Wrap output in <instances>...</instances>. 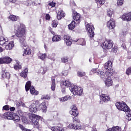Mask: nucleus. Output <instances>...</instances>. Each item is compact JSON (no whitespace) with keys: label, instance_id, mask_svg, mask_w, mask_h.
<instances>
[{"label":"nucleus","instance_id":"3c124183","mask_svg":"<svg viewBox=\"0 0 131 131\" xmlns=\"http://www.w3.org/2000/svg\"><path fill=\"white\" fill-rule=\"evenodd\" d=\"M46 20H50V19H51V16H50V14H47L46 15Z\"/></svg>","mask_w":131,"mask_h":131},{"label":"nucleus","instance_id":"1a4fd4ad","mask_svg":"<svg viewBox=\"0 0 131 131\" xmlns=\"http://www.w3.org/2000/svg\"><path fill=\"white\" fill-rule=\"evenodd\" d=\"M86 30L89 32L90 34L89 36L91 38L94 37L95 36V27H94V25L88 24L86 26Z\"/></svg>","mask_w":131,"mask_h":131},{"label":"nucleus","instance_id":"a211bd4d","mask_svg":"<svg viewBox=\"0 0 131 131\" xmlns=\"http://www.w3.org/2000/svg\"><path fill=\"white\" fill-rule=\"evenodd\" d=\"M104 69L106 70H110L112 69V61H108L104 64Z\"/></svg>","mask_w":131,"mask_h":131},{"label":"nucleus","instance_id":"2f4dec72","mask_svg":"<svg viewBox=\"0 0 131 131\" xmlns=\"http://www.w3.org/2000/svg\"><path fill=\"white\" fill-rule=\"evenodd\" d=\"M51 129L52 131H64V129L62 127H59L58 126L51 127Z\"/></svg>","mask_w":131,"mask_h":131},{"label":"nucleus","instance_id":"774afa93","mask_svg":"<svg viewBox=\"0 0 131 131\" xmlns=\"http://www.w3.org/2000/svg\"><path fill=\"white\" fill-rule=\"evenodd\" d=\"M74 41H75V42H77V41H78V39H76L74 40Z\"/></svg>","mask_w":131,"mask_h":131},{"label":"nucleus","instance_id":"9b49d317","mask_svg":"<svg viewBox=\"0 0 131 131\" xmlns=\"http://www.w3.org/2000/svg\"><path fill=\"white\" fill-rule=\"evenodd\" d=\"M12 59L9 56L0 58V64H10Z\"/></svg>","mask_w":131,"mask_h":131},{"label":"nucleus","instance_id":"338daca9","mask_svg":"<svg viewBox=\"0 0 131 131\" xmlns=\"http://www.w3.org/2000/svg\"><path fill=\"white\" fill-rule=\"evenodd\" d=\"M123 35H126V32H123Z\"/></svg>","mask_w":131,"mask_h":131},{"label":"nucleus","instance_id":"f03ea898","mask_svg":"<svg viewBox=\"0 0 131 131\" xmlns=\"http://www.w3.org/2000/svg\"><path fill=\"white\" fill-rule=\"evenodd\" d=\"M62 84L67 86V88H69V90L71 93H73V95H77V96H81L82 95V89L77 86L72 85L69 80H66L63 81Z\"/></svg>","mask_w":131,"mask_h":131},{"label":"nucleus","instance_id":"6ab92c4d","mask_svg":"<svg viewBox=\"0 0 131 131\" xmlns=\"http://www.w3.org/2000/svg\"><path fill=\"white\" fill-rule=\"evenodd\" d=\"M11 119L13 120L14 122H19V121H20V117H19L17 114H12Z\"/></svg>","mask_w":131,"mask_h":131},{"label":"nucleus","instance_id":"de8ad7c7","mask_svg":"<svg viewBox=\"0 0 131 131\" xmlns=\"http://www.w3.org/2000/svg\"><path fill=\"white\" fill-rule=\"evenodd\" d=\"M117 4L118 6H122L123 4V0H118Z\"/></svg>","mask_w":131,"mask_h":131},{"label":"nucleus","instance_id":"393cba45","mask_svg":"<svg viewBox=\"0 0 131 131\" xmlns=\"http://www.w3.org/2000/svg\"><path fill=\"white\" fill-rule=\"evenodd\" d=\"M61 36L55 35L52 38V41L58 42V41H60V40H61Z\"/></svg>","mask_w":131,"mask_h":131},{"label":"nucleus","instance_id":"cd10ccee","mask_svg":"<svg viewBox=\"0 0 131 131\" xmlns=\"http://www.w3.org/2000/svg\"><path fill=\"white\" fill-rule=\"evenodd\" d=\"M106 131H121V128L118 126L113 127Z\"/></svg>","mask_w":131,"mask_h":131},{"label":"nucleus","instance_id":"13d9d810","mask_svg":"<svg viewBox=\"0 0 131 131\" xmlns=\"http://www.w3.org/2000/svg\"><path fill=\"white\" fill-rule=\"evenodd\" d=\"M58 4L61 5L63 3V0H57Z\"/></svg>","mask_w":131,"mask_h":131},{"label":"nucleus","instance_id":"603ef678","mask_svg":"<svg viewBox=\"0 0 131 131\" xmlns=\"http://www.w3.org/2000/svg\"><path fill=\"white\" fill-rule=\"evenodd\" d=\"M19 127L22 130H25V127L23 125L19 124Z\"/></svg>","mask_w":131,"mask_h":131},{"label":"nucleus","instance_id":"ea45409f","mask_svg":"<svg viewBox=\"0 0 131 131\" xmlns=\"http://www.w3.org/2000/svg\"><path fill=\"white\" fill-rule=\"evenodd\" d=\"M37 6V4H36V3L34 2H32L31 1H29L28 2V5L27 6Z\"/></svg>","mask_w":131,"mask_h":131},{"label":"nucleus","instance_id":"a878e982","mask_svg":"<svg viewBox=\"0 0 131 131\" xmlns=\"http://www.w3.org/2000/svg\"><path fill=\"white\" fill-rule=\"evenodd\" d=\"M27 74H28V69L26 68L24 71L21 72L20 76H21V77H24V78H26V77H27Z\"/></svg>","mask_w":131,"mask_h":131},{"label":"nucleus","instance_id":"7ed1b4c3","mask_svg":"<svg viewBox=\"0 0 131 131\" xmlns=\"http://www.w3.org/2000/svg\"><path fill=\"white\" fill-rule=\"evenodd\" d=\"M70 114L73 115L75 117L73 119V123L70 124L68 126V128L70 129H80L81 127L80 126V121L76 116L78 115V113L77 111H70Z\"/></svg>","mask_w":131,"mask_h":131},{"label":"nucleus","instance_id":"8fccbe9b","mask_svg":"<svg viewBox=\"0 0 131 131\" xmlns=\"http://www.w3.org/2000/svg\"><path fill=\"white\" fill-rule=\"evenodd\" d=\"M112 52L113 53H116V52H117V47H113V49H112Z\"/></svg>","mask_w":131,"mask_h":131},{"label":"nucleus","instance_id":"f704fd0d","mask_svg":"<svg viewBox=\"0 0 131 131\" xmlns=\"http://www.w3.org/2000/svg\"><path fill=\"white\" fill-rule=\"evenodd\" d=\"M95 2H96L98 6H99V7L105 4V0H95Z\"/></svg>","mask_w":131,"mask_h":131},{"label":"nucleus","instance_id":"c85d7f7f","mask_svg":"<svg viewBox=\"0 0 131 131\" xmlns=\"http://www.w3.org/2000/svg\"><path fill=\"white\" fill-rule=\"evenodd\" d=\"M16 64L14 66V68L15 70H19L22 68V66L20 65V62L19 61L16 60Z\"/></svg>","mask_w":131,"mask_h":131},{"label":"nucleus","instance_id":"20e7f679","mask_svg":"<svg viewBox=\"0 0 131 131\" xmlns=\"http://www.w3.org/2000/svg\"><path fill=\"white\" fill-rule=\"evenodd\" d=\"M116 106L117 107L118 110L121 111H124V112H127V114L126 115V117L128 120H131V110L128 107V106L125 103V102L122 101L117 102L115 104Z\"/></svg>","mask_w":131,"mask_h":131},{"label":"nucleus","instance_id":"0e129e2a","mask_svg":"<svg viewBox=\"0 0 131 131\" xmlns=\"http://www.w3.org/2000/svg\"><path fill=\"white\" fill-rule=\"evenodd\" d=\"M9 1L11 3H13V4H14V3H16V0H9Z\"/></svg>","mask_w":131,"mask_h":131},{"label":"nucleus","instance_id":"c03bdc74","mask_svg":"<svg viewBox=\"0 0 131 131\" xmlns=\"http://www.w3.org/2000/svg\"><path fill=\"white\" fill-rule=\"evenodd\" d=\"M41 99L42 100L43 99H45V100H50V99H51V97H50V96H49V95H46L42 97Z\"/></svg>","mask_w":131,"mask_h":131},{"label":"nucleus","instance_id":"bb28decb","mask_svg":"<svg viewBox=\"0 0 131 131\" xmlns=\"http://www.w3.org/2000/svg\"><path fill=\"white\" fill-rule=\"evenodd\" d=\"M114 74V70L111 69L110 70H107L106 72H105V74L106 76H108V77H110L112 75H113Z\"/></svg>","mask_w":131,"mask_h":131},{"label":"nucleus","instance_id":"680f3d73","mask_svg":"<svg viewBox=\"0 0 131 131\" xmlns=\"http://www.w3.org/2000/svg\"><path fill=\"white\" fill-rule=\"evenodd\" d=\"M3 52H4V49L0 47V53H3Z\"/></svg>","mask_w":131,"mask_h":131},{"label":"nucleus","instance_id":"7c9ffc66","mask_svg":"<svg viewBox=\"0 0 131 131\" xmlns=\"http://www.w3.org/2000/svg\"><path fill=\"white\" fill-rule=\"evenodd\" d=\"M68 27L70 30H73V29L75 28V21L73 20L71 23L69 25Z\"/></svg>","mask_w":131,"mask_h":131},{"label":"nucleus","instance_id":"58836bf2","mask_svg":"<svg viewBox=\"0 0 131 131\" xmlns=\"http://www.w3.org/2000/svg\"><path fill=\"white\" fill-rule=\"evenodd\" d=\"M77 75L79 77H82V76H84L85 75V72H77Z\"/></svg>","mask_w":131,"mask_h":131},{"label":"nucleus","instance_id":"c9c22d12","mask_svg":"<svg viewBox=\"0 0 131 131\" xmlns=\"http://www.w3.org/2000/svg\"><path fill=\"white\" fill-rule=\"evenodd\" d=\"M24 54L26 55H30L31 54V49L29 48L24 49Z\"/></svg>","mask_w":131,"mask_h":131},{"label":"nucleus","instance_id":"473e14b6","mask_svg":"<svg viewBox=\"0 0 131 131\" xmlns=\"http://www.w3.org/2000/svg\"><path fill=\"white\" fill-rule=\"evenodd\" d=\"M71 99V97L70 96H66L60 99V101L61 102H66L68 100H70Z\"/></svg>","mask_w":131,"mask_h":131},{"label":"nucleus","instance_id":"72a5a7b5","mask_svg":"<svg viewBox=\"0 0 131 131\" xmlns=\"http://www.w3.org/2000/svg\"><path fill=\"white\" fill-rule=\"evenodd\" d=\"M9 18L11 21H17L18 20V17L16 16V15H11L9 16Z\"/></svg>","mask_w":131,"mask_h":131},{"label":"nucleus","instance_id":"a18cd8bd","mask_svg":"<svg viewBox=\"0 0 131 131\" xmlns=\"http://www.w3.org/2000/svg\"><path fill=\"white\" fill-rule=\"evenodd\" d=\"M126 74H127V75H130V74H131V68H128L126 70Z\"/></svg>","mask_w":131,"mask_h":131},{"label":"nucleus","instance_id":"49530a36","mask_svg":"<svg viewBox=\"0 0 131 131\" xmlns=\"http://www.w3.org/2000/svg\"><path fill=\"white\" fill-rule=\"evenodd\" d=\"M113 14V11L111 10H108L107 11V15L108 17H111Z\"/></svg>","mask_w":131,"mask_h":131},{"label":"nucleus","instance_id":"b1692460","mask_svg":"<svg viewBox=\"0 0 131 131\" xmlns=\"http://www.w3.org/2000/svg\"><path fill=\"white\" fill-rule=\"evenodd\" d=\"M112 83H113V81H112V79H111V78H108L105 81V84L106 86H111Z\"/></svg>","mask_w":131,"mask_h":131},{"label":"nucleus","instance_id":"79ce46f5","mask_svg":"<svg viewBox=\"0 0 131 131\" xmlns=\"http://www.w3.org/2000/svg\"><path fill=\"white\" fill-rule=\"evenodd\" d=\"M41 60H45L46 58H47V54H42L40 56H39Z\"/></svg>","mask_w":131,"mask_h":131},{"label":"nucleus","instance_id":"e433bc0d","mask_svg":"<svg viewBox=\"0 0 131 131\" xmlns=\"http://www.w3.org/2000/svg\"><path fill=\"white\" fill-rule=\"evenodd\" d=\"M48 7L50 8V9H51V8H54V7H56V3L53 2H50L48 5Z\"/></svg>","mask_w":131,"mask_h":131},{"label":"nucleus","instance_id":"69168bd1","mask_svg":"<svg viewBox=\"0 0 131 131\" xmlns=\"http://www.w3.org/2000/svg\"><path fill=\"white\" fill-rule=\"evenodd\" d=\"M51 32L52 34H53V35H55V32H54V31H51Z\"/></svg>","mask_w":131,"mask_h":131},{"label":"nucleus","instance_id":"412c9836","mask_svg":"<svg viewBox=\"0 0 131 131\" xmlns=\"http://www.w3.org/2000/svg\"><path fill=\"white\" fill-rule=\"evenodd\" d=\"M13 48H14V41H11L8 45H5L6 50H12Z\"/></svg>","mask_w":131,"mask_h":131},{"label":"nucleus","instance_id":"bf43d9fd","mask_svg":"<svg viewBox=\"0 0 131 131\" xmlns=\"http://www.w3.org/2000/svg\"><path fill=\"white\" fill-rule=\"evenodd\" d=\"M92 61H94V58H93L92 57H91L90 59H89V62L90 63H92Z\"/></svg>","mask_w":131,"mask_h":131},{"label":"nucleus","instance_id":"f3484780","mask_svg":"<svg viewBox=\"0 0 131 131\" xmlns=\"http://www.w3.org/2000/svg\"><path fill=\"white\" fill-rule=\"evenodd\" d=\"M121 18L124 21H131V12L127 13H124L122 16Z\"/></svg>","mask_w":131,"mask_h":131},{"label":"nucleus","instance_id":"a19ab883","mask_svg":"<svg viewBox=\"0 0 131 131\" xmlns=\"http://www.w3.org/2000/svg\"><path fill=\"white\" fill-rule=\"evenodd\" d=\"M61 62L62 63H67L68 62V58L67 57L61 58Z\"/></svg>","mask_w":131,"mask_h":131},{"label":"nucleus","instance_id":"2eb2a0df","mask_svg":"<svg viewBox=\"0 0 131 131\" xmlns=\"http://www.w3.org/2000/svg\"><path fill=\"white\" fill-rule=\"evenodd\" d=\"M13 114L11 112H6L4 115L0 114V118H4L5 119H12Z\"/></svg>","mask_w":131,"mask_h":131},{"label":"nucleus","instance_id":"5fc2aeb1","mask_svg":"<svg viewBox=\"0 0 131 131\" xmlns=\"http://www.w3.org/2000/svg\"><path fill=\"white\" fill-rule=\"evenodd\" d=\"M70 5H71V6H76L75 3L74 1L71 2Z\"/></svg>","mask_w":131,"mask_h":131},{"label":"nucleus","instance_id":"ddd939ff","mask_svg":"<svg viewBox=\"0 0 131 131\" xmlns=\"http://www.w3.org/2000/svg\"><path fill=\"white\" fill-rule=\"evenodd\" d=\"M108 101H110V97H109L108 95L102 94L100 95V104H103V102L107 103Z\"/></svg>","mask_w":131,"mask_h":131},{"label":"nucleus","instance_id":"4be33fe9","mask_svg":"<svg viewBox=\"0 0 131 131\" xmlns=\"http://www.w3.org/2000/svg\"><path fill=\"white\" fill-rule=\"evenodd\" d=\"M64 17H65V13H64L63 11H60L58 12L57 15V18L58 20H61V19Z\"/></svg>","mask_w":131,"mask_h":131},{"label":"nucleus","instance_id":"6e6d98bb","mask_svg":"<svg viewBox=\"0 0 131 131\" xmlns=\"http://www.w3.org/2000/svg\"><path fill=\"white\" fill-rule=\"evenodd\" d=\"M81 41H83L82 43V46H84L85 45V41H84V39L83 38L81 39Z\"/></svg>","mask_w":131,"mask_h":131},{"label":"nucleus","instance_id":"052dcab7","mask_svg":"<svg viewBox=\"0 0 131 131\" xmlns=\"http://www.w3.org/2000/svg\"><path fill=\"white\" fill-rule=\"evenodd\" d=\"M65 88H63L61 90V92H62V94H65Z\"/></svg>","mask_w":131,"mask_h":131},{"label":"nucleus","instance_id":"864d4df0","mask_svg":"<svg viewBox=\"0 0 131 131\" xmlns=\"http://www.w3.org/2000/svg\"><path fill=\"white\" fill-rule=\"evenodd\" d=\"M18 114H19V115L20 116H23V113H22L21 111H18Z\"/></svg>","mask_w":131,"mask_h":131},{"label":"nucleus","instance_id":"4468645a","mask_svg":"<svg viewBox=\"0 0 131 131\" xmlns=\"http://www.w3.org/2000/svg\"><path fill=\"white\" fill-rule=\"evenodd\" d=\"M63 39L66 41L67 46H68V47H70L72 45V39H71L70 36L65 35L63 37Z\"/></svg>","mask_w":131,"mask_h":131},{"label":"nucleus","instance_id":"0eeeda50","mask_svg":"<svg viewBox=\"0 0 131 131\" xmlns=\"http://www.w3.org/2000/svg\"><path fill=\"white\" fill-rule=\"evenodd\" d=\"M25 89L26 92H28L30 90V92L31 95H38V92L36 91L33 86H31V81H28L26 82L25 85Z\"/></svg>","mask_w":131,"mask_h":131},{"label":"nucleus","instance_id":"37998d69","mask_svg":"<svg viewBox=\"0 0 131 131\" xmlns=\"http://www.w3.org/2000/svg\"><path fill=\"white\" fill-rule=\"evenodd\" d=\"M10 106L8 105H6L3 106V110H6V111H8L10 110Z\"/></svg>","mask_w":131,"mask_h":131},{"label":"nucleus","instance_id":"f8f14e48","mask_svg":"<svg viewBox=\"0 0 131 131\" xmlns=\"http://www.w3.org/2000/svg\"><path fill=\"white\" fill-rule=\"evenodd\" d=\"M73 19L77 22V24L80 22V14L75 10H73Z\"/></svg>","mask_w":131,"mask_h":131},{"label":"nucleus","instance_id":"4d7b16f0","mask_svg":"<svg viewBox=\"0 0 131 131\" xmlns=\"http://www.w3.org/2000/svg\"><path fill=\"white\" fill-rule=\"evenodd\" d=\"M10 111H15V107H11L10 106Z\"/></svg>","mask_w":131,"mask_h":131},{"label":"nucleus","instance_id":"9d476101","mask_svg":"<svg viewBox=\"0 0 131 131\" xmlns=\"http://www.w3.org/2000/svg\"><path fill=\"white\" fill-rule=\"evenodd\" d=\"M91 74L96 73V74H97V75H99V76H100L101 78H104L106 75V73H105L103 71H100L97 69H93L92 70H91Z\"/></svg>","mask_w":131,"mask_h":131},{"label":"nucleus","instance_id":"09e8293b","mask_svg":"<svg viewBox=\"0 0 131 131\" xmlns=\"http://www.w3.org/2000/svg\"><path fill=\"white\" fill-rule=\"evenodd\" d=\"M71 111H77V107L75 105L72 106V110Z\"/></svg>","mask_w":131,"mask_h":131},{"label":"nucleus","instance_id":"6e6552de","mask_svg":"<svg viewBox=\"0 0 131 131\" xmlns=\"http://www.w3.org/2000/svg\"><path fill=\"white\" fill-rule=\"evenodd\" d=\"M113 41L112 40H106L101 45L104 50H111L113 48Z\"/></svg>","mask_w":131,"mask_h":131},{"label":"nucleus","instance_id":"aec40b11","mask_svg":"<svg viewBox=\"0 0 131 131\" xmlns=\"http://www.w3.org/2000/svg\"><path fill=\"white\" fill-rule=\"evenodd\" d=\"M51 90L52 91H55L56 89V81L55 80V77L51 78Z\"/></svg>","mask_w":131,"mask_h":131},{"label":"nucleus","instance_id":"dca6fc26","mask_svg":"<svg viewBox=\"0 0 131 131\" xmlns=\"http://www.w3.org/2000/svg\"><path fill=\"white\" fill-rule=\"evenodd\" d=\"M107 26L110 29H113L115 27V20L113 18L111 19L107 23Z\"/></svg>","mask_w":131,"mask_h":131},{"label":"nucleus","instance_id":"e2e57ef3","mask_svg":"<svg viewBox=\"0 0 131 131\" xmlns=\"http://www.w3.org/2000/svg\"><path fill=\"white\" fill-rule=\"evenodd\" d=\"M66 74L63 73V75L64 76H67V75L68 74V71H66Z\"/></svg>","mask_w":131,"mask_h":131},{"label":"nucleus","instance_id":"c756f323","mask_svg":"<svg viewBox=\"0 0 131 131\" xmlns=\"http://www.w3.org/2000/svg\"><path fill=\"white\" fill-rule=\"evenodd\" d=\"M7 41H8V39H5L4 37H1L0 38V45L1 46H3L4 45H7Z\"/></svg>","mask_w":131,"mask_h":131},{"label":"nucleus","instance_id":"39448f33","mask_svg":"<svg viewBox=\"0 0 131 131\" xmlns=\"http://www.w3.org/2000/svg\"><path fill=\"white\" fill-rule=\"evenodd\" d=\"M39 107L40 109H41L43 111V112H46L47 111V105H46V102H43L41 104L38 105V104H36L35 103H32L30 106H29V111L30 112H34V113H35L36 111H37V108Z\"/></svg>","mask_w":131,"mask_h":131},{"label":"nucleus","instance_id":"423d86ee","mask_svg":"<svg viewBox=\"0 0 131 131\" xmlns=\"http://www.w3.org/2000/svg\"><path fill=\"white\" fill-rule=\"evenodd\" d=\"M29 118L30 121L34 127L38 129L39 128L38 120L40 119V116L34 114H31L29 115Z\"/></svg>","mask_w":131,"mask_h":131},{"label":"nucleus","instance_id":"5701e85b","mask_svg":"<svg viewBox=\"0 0 131 131\" xmlns=\"http://www.w3.org/2000/svg\"><path fill=\"white\" fill-rule=\"evenodd\" d=\"M2 76L3 78H6L7 79H10V73L8 72H5L4 70H2Z\"/></svg>","mask_w":131,"mask_h":131},{"label":"nucleus","instance_id":"4c0bfd02","mask_svg":"<svg viewBox=\"0 0 131 131\" xmlns=\"http://www.w3.org/2000/svg\"><path fill=\"white\" fill-rule=\"evenodd\" d=\"M58 24L59 23H58V20H54L52 21V25L53 27H55V28L57 27V26Z\"/></svg>","mask_w":131,"mask_h":131},{"label":"nucleus","instance_id":"f257e3e1","mask_svg":"<svg viewBox=\"0 0 131 131\" xmlns=\"http://www.w3.org/2000/svg\"><path fill=\"white\" fill-rule=\"evenodd\" d=\"M25 26L22 24L15 25L14 29L15 35H12L11 39H17L18 37L20 43L22 46H25Z\"/></svg>","mask_w":131,"mask_h":131}]
</instances>
